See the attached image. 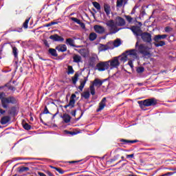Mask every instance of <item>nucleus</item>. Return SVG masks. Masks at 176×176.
<instances>
[{"label":"nucleus","mask_w":176,"mask_h":176,"mask_svg":"<svg viewBox=\"0 0 176 176\" xmlns=\"http://www.w3.org/2000/svg\"><path fill=\"white\" fill-rule=\"evenodd\" d=\"M78 53L82 56V57H87L89 56V50L85 48L79 50Z\"/></svg>","instance_id":"obj_20"},{"label":"nucleus","mask_w":176,"mask_h":176,"mask_svg":"<svg viewBox=\"0 0 176 176\" xmlns=\"http://www.w3.org/2000/svg\"><path fill=\"white\" fill-rule=\"evenodd\" d=\"M135 13V8H133L131 14H134Z\"/></svg>","instance_id":"obj_55"},{"label":"nucleus","mask_w":176,"mask_h":176,"mask_svg":"<svg viewBox=\"0 0 176 176\" xmlns=\"http://www.w3.org/2000/svg\"><path fill=\"white\" fill-rule=\"evenodd\" d=\"M63 119L65 123H69V122H71V116L67 113H65L63 114Z\"/></svg>","instance_id":"obj_27"},{"label":"nucleus","mask_w":176,"mask_h":176,"mask_svg":"<svg viewBox=\"0 0 176 176\" xmlns=\"http://www.w3.org/2000/svg\"><path fill=\"white\" fill-rule=\"evenodd\" d=\"M74 43V39L69 38L66 39V45H72Z\"/></svg>","instance_id":"obj_44"},{"label":"nucleus","mask_w":176,"mask_h":176,"mask_svg":"<svg viewBox=\"0 0 176 176\" xmlns=\"http://www.w3.org/2000/svg\"><path fill=\"white\" fill-rule=\"evenodd\" d=\"M14 102V98L13 97H8V98H3L1 99V105L3 108H8L9 104H13Z\"/></svg>","instance_id":"obj_10"},{"label":"nucleus","mask_w":176,"mask_h":176,"mask_svg":"<svg viewBox=\"0 0 176 176\" xmlns=\"http://www.w3.org/2000/svg\"><path fill=\"white\" fill-rule=\"evenodd\" d=\"M12 54L14 56V57L15 58H19V50L17 49V47L12 45Z\"/></svg>","instance_id":"obj_26"},{"label":"nucleus","mask_w":176,"mask_h":176,"mask_svg":"<svg viewBox=\"0 0 176 176\" xmlns=\"http://www.w3.org/2000/svg\"><path fill=\"white\" fill-rule=\"evenodd\" d=\"M44 27H52V23H47L44 25Z\"/></svg>","instance_id":"obj_53"},{"label":"nucleus","mask_w":176,"mask_h":176,"mask_svg":"<svg viewBox=\"0 0 176 176\" xmlns=\"http://www.w3.org/2000/svg\"><path fill=\"white\" fill-rule=\"evenodd\" d=\"M121 142H124V144H134L135 142H138V140H127L122 139Z\"/></svg>","instance_id":"obj_31"},{"label":"nucleus","mask_w":176,"mask_h":176,"mask_svg":"<svg viewBox=\"0 0 176 176\" xmlns=\"http://www.w3.org/2000/svg\"><path fill=\"white\" fill-rule=\"evenodd\" d=\"M23 126L25 130H31V125L28 123H23Z\"/></svg>","instance_id":"obj_40"},{"label":"nucleus","mask_w":176,"mask_h":176,"mask_svg":"<svg viewBox=\"0 0 176 176\" xmlns=\"http://www.w3.org/2000/svg\"><path fill=\"white\" fill-rule=\"evenodd\" d=\"M5 110L0 109V113H1L2 115H3V113H5Z\"/></svg>","instance_id":"obj_54"},{"label":"nucleus","mask_w":176,"mask_h":176,"mask_svg":"<svg viewBox=\"0 0 176 176\" xmlns=\"http://www.w3.org/2000/svg\"><path fill=\"white\" fill-rule=\"evenodd\" d=\"M72 21H74V23H76L77 24H79L80 25L81 28L85 30L86 28V25L83 22H81L80 20L78 19L76 17H72Z\"/></svg>","instance_id":"obj_17"},{"label":"nucleus","mask_w":176,"mask_h":176,"mask_svg":"<svg viewBox=\"0 0 176 176\" xmlns=\"http://www.w3.org/2000/svg\"><path fill=\"white\" fill-rule=\"evenodd\" d=\"M56 50H58V52H67V45H58L56 47Z\"/></svg>","instance_id":"obj_23"},{"label":"nucleus","mask_w":176,"mask_h":176,"mask_svg":"<svg viewBox=\"0 0 176 176\" xmlns=\"http://www.w3.org/2000/svg\"><path fill=\"white\" fill-rule=\"evenodd\" d=\"M48 175L49 176H54V175H53V173H52L51 172H48Z\"/></svg>","instance_id":"obj_56"},{"label":"nucleus","mask_w":176,"mask_h":176,"mask_svg":"<svg viewBox=\"0 0 176 176\" xmlns=\"http://www.w3.org/2000/svg\"><path fill=\"white\" fill-rule=\"evenodd\" d=\"M138 104H139L142 109H144L145 107H155V105L157 104V100L155 98H151L144 100L138 101Z\"/></svg>","instance_id":"obj_2"},{"label":"nucleus","mask_w":176,"mask_h":176,"mask_svg":"<svg viewBox=\"0 0 176 176\" xmlns=\"http://www.w3.org/2000/svg\"><path fill=\"white\" fill-rule=\"evenodd\" d=\"M50 39L54 42H64V38L59 36L58 34H53L50 36Z\"/></svg>","instance_id":"obj_15"},{"label":"nucleus","mask_w":176,"mask_h":176,"mask_svg":"<svg viewBox=\"0 0 176 176\" xmlns=\"http://www.w3.org/2000/svg\"><path fill=\"white\" fill-rule=\"evenodd\" d=\"M94 31L97 32V34H104L105 32V29L104 27L100 25H96L94 26Z\"/></svg>","instance_id":"obj_16"},{"label":"nucleus","mask_w":176,"mask_h":176,"mask_svg":"<svg viewBox=\"0 0 176 176\" xmlns=\"http://www.w3.org/2000/svg\"><path fill=\"white\" fill-rule=\"evenodd\" d=\"M82 97L85 98V100H88V98H90V92L89 91H85L82 94Z\"/></svg>","instance_id":"obj_36"},{"label":"nucleus","mask_w":176,"mask_h":176,"mask_svg":"<svg viewBox=\"0 0 176 176\" xmlns=\"http://www.w3.org/2000/svg\"><path fill=\"white\" fill-rule=\"evenodd\" d=\"M140 26H132L131 28H126L132 31V32L135 35V36H141L142 34V31L141 30V26L142 23L141 22H138Z\"/></svg>","instance_id":"obj_8"},{"label":"nucleus","mask_w":176,"mask_h":176,"mask_svg":"<svg viewBox=\"0 0 176 176\" xmlns=\"http://www.w3.org/2000/svg\"><path fill=\"white\" fill-rule=\"evenodd\" d=\"M142 41L146 43H151L152 42V34L148 32H142L140 35Z\"/></svg>","instance_id":"obj_11"},{"label":"nucleus","mask_w":176,"mask_h":176,"mask_svg":"<svg viewBox=\"0 0 176 176\" xmlns=\"http://www.w3.org/2000/svg\"><path fill=\"white\" fill-rule=\"evenodd\" d=\"M48 54H50V56H52V57L58 56V54H57V51L56 50V49H53V48H50L48 50Z\"/></svg>","instance_id":"obj_18"},{"label":"nucleus","mask_w":176,"mask_h":176,"mask_svg":"<svg viewBox=\"0 0 176 176\" xmlns=\"http://www.w3.org/2000/svg\"><path fill=\"white\" fill-rule=\"evenodd\" d=\"M93 6L97 9V10H101V6L97 1L92 2Z\"/></svg>","instance_id":"obj_35"},{"label":"nucleus","mask_w":176,"mask_h":176,"mask_svg":"<svg viewBox=\"0 0 176 176\" xmlns=\"http://www.w3.org/2000/svg\"><path fill=\"white\" fill-rule=\"evenodd\" d=\"M144 71H145V68H144V67H139L136 69V72H138V74H142Z\"/></svg>","instance_id":"obj_41"},{"label":"nucleus","mask_w":176,"mask_h":176,"mask_svg":"<svg viewBox=\"0 0 176 176\" xmlns=\"http://www.w3.org/2000/svg\"><path fill=\"white\" fill-rule=\"evenodd\" d=\"M114 21L117 27H124V25H126V20H124V19L122 18L121 16L116 17Z\"/></svg>","instance_id":"obj_12"},{"label":"nucleus","mask_w":176,"mask_h":176,"mask_svg":"<svg viewBox=\"0 0 176 176\" xmlns=\"http://www.w3.org/2000/svg\"><path fill=\"white\" fill-rule=\"evenodd\" d=\"M75 98H76V95H75V94H73L70 97V100H75Z\"/></svg>","instance_id":"obj_51"},{"label":"nucleus","mask_w":176,"mask_h":176,"mask_svg":"<svg viewBox=\"0 0 176 176\" xmlns=\"http://www.w3.org/2000/svg\"><path fill=\"white\" fill-rule=\"evenodd\" d=\"M28 170H30V168L25 167V166H21L19 168V171L20 173H24V171H28Z\"/></svg>","instance_id":"obj_39"},{"label":"nucleus","mask_w":176,"mask_h":176,"mask_svg":"<svg viewBox=\"0 0 176 176\" xmlns=\"http://www.w3.org/2000/svg\"><path fill=\"white\" fill-rule=\"evenodd\" d=\"M86 82H87V78L85 77L84 80L80 81V85L78 87L80 90H83L85 85H86Z\"/></svg>","instance_id":"obj_29"},{"label":"nucleus","mask_w":176,"mask_h":176,"mask_svg":"<svg viewBox=\"0 0 176 176\" xmlns=\"http://www.w3.org/2000/svg\"><path fill=\"white\" fill-rule=\"evenodd\" d=\"M13 43H19L20 45H30V41H23L20 40V41L13 42Z\"/></svg>","instance_id":"obj_38"},{"label":"nucleus","mask_w":176,"mask_h":176,"mask_svg":"<svg viewBox=\"0 0 176 176\" xmlns=\"http://www.w3.org/2000/svg\"><path fill=\"white\" fill-rule=\"evenodd\" d=\"M139 85H140V86H142V84L140 83Z\"/></svg>","instance_id":"obj_61"},{"label":"nucleus","mask_w":176,"mask_h":176,"mask_svg":"<svg viewBox=\"0 0 176 176\" xmlns=\"http://www.w3.org/2000/svg\"><path fill=\"white\" fill-rule=\"evenodd\" d=\"M102 83H104V81L98 78H96L94 80L93 84L89 86V91L91 96H94V94H96V88H94V86L96 87H101V86H102Z\"/></svg>","instance_id":"obj_5"},{"label":"nucleus","mask_w":176,"mask_h":176,"mask_svg":"<svg viewBox=\"0 0 176 176\" xmlns=\"http://www.w3.org/2000/svg\"><path fill=\"white\" fill-rule=\"evenodd\" d=\"M107 105V98H103L102 100L99 103V106L98 109L96 110V112H101L104 108H105Z\"/></svg>","instance_id":"obj_14"},{"label":"nucleus","mask_w":176,"mask_h":176,"mask_svg":"<svg viewBox=\"0 0 176 176\" xmlns=\"http://www.w3.org/2000/svg\"><path fill=\"white\" fill-rule=\"evenodd\" d=\"M67 134H70V135H76V134H78V132H75V131H67Z\"/></svg>","instance_id":"obj_47"},{"label":"nucleus","mask_w":176,"mask_h":176,"mask_svg":"<svg viewBox=\"0 0 176 176\" xmlns=\"http://www.w3.org/2000/svg\"><path fill=\"white\" fill-rule=\"evenodd\" d=\"M104 10L107 14V16H109L111 14V6L107 3L104 4Z\"/></svg>","instance_id":"obj_19"},{"label":"nucleus","mask_w":176,"mask_h":176,"mask_svg":"<svg viewBox=\"0 0 176 176\" xmlns=\"http://www.w3.org/2000/svg\"><path fill=\"white\" fill-rule=\"evenodd\" d=\"M109 68V61L100 62L96 65V69L100 72L105 71Z\"/></svg>","instance_id":"obj_9"},{"label":"nucleus","mask_w":176,"mask_h":176,"mask_svg":"<svg viewBox=\"0 0 176 176\" xmlns=\"http://www.w3.org/2000/svg\"><path fill=\"white\" fill-rule=\"evenodd\" d=\"M73 62L74 63H82V57L78 54H74L73 56Z\"/></svg>","instance_id":"obj_21"},{"label":"nucleus","mask_w":176,"mask_h":176,"mask_svg":"<svg viewBox=\"0 0 176 176\" xmlns=\"http://www.w3.org/2000/svg\"><path fill=\"white\" fill-rule=\"evenodd\" d=\"M133 9H135V10H136L137 9H138V6H135L134 8H133Z\"/></svg>","instance_id":"obj_58"},{"label":"nucleus","mask_w":176,"mask_h":176,"mask_svg":"<svg viewBox=\"0 0 176 176\" xmlns=\"http://www.w3.org/2000/svg\"><path fill=\"white\" fill-rule=\"evenodd\" d=\"M124 17L129 24H133V23H134V21H136L137 20L135 19V18H133L130 15H125Z\"/></svg>","instance_id":"obj_22"},{"label":"nucleus","mask_w":176,"mask_h":176,"mask_svg":"<svg viewBox=\"0 0 176 176\" xmlns=\"http://www.w3.org/2000/svg\"><path fill=\"white\" fill-rule=\"evenodd\" d=\"M5 96H6L5 92H0V100H2V98H5Z\"/></svg>","instance_id":"obj_46"},{"label":"nucleus","mask_w":176,"mask_h":176,"mask_svg":"<svg viewBox=\"0 0 176 176\" xmlns=\"http://www.w3.org/2000/svg\"><path fill=\"white\" fill-rule=\"evenodd\" d=\"M43 113H45L46 115L49 113V109H47V107H45Z\"/></svg>","instance_id":"obj_48"},{"label":"nucleus","mask_w":176,"mask_h":176,"mask_svg":"<svg viewBox=\"0 0 176 176\" xmlns=\"http://www.w3.org/2000/svg\"><path fill=\"white\" fill-rule=\"evenodd\" d=\"M157 47H159V46H163V45H155Z\"/></svg>","instance_id":"obj_59"},{"label":"nucleus","mask_w":176,"mask_h":176,"mask_svg":"<svg viewBox=\"0 0 176 176\" xmlns=\"http://www.w3.org/2000/svg\"><path fill=\"white\" fill-rule=\"evenodd\" d=\"M10 120V117L9 116H4L1 120V124H6Z\"/></svg>","instance_id":"obj_28"},{"label":"nucleus","mask_w":176,"mask_h":176,"mask_svg":"<svg viewBox=\"0 0 176 176\" xmlns=\"http://www.w3.org/2000/svg\"><path fill=\"white\" fill-rule=\"evenodd\" d=\"M51 23V25H56V24H58V21H52V22H50Z\"/></svg>","instance_id":"obj_52"},{"label":"nucleus","mask_w":176,"mask_h":176,"mask_svg":"<svg viewBox=\"0 0 176 176\" xmlns=\"http://www.w3.org/2000/svg\"><path fill=\"white\" fill-rule=\"evenodd\" d=\"M134 157V154L126 155V159H130Z\"/></svg>","instance_id":"obj_49"},{"label":"nucleus","mask_w":176,"mask_h":176,"mask_svg":"<svg viewBox=\"0 0 176 176\" xmlns=\"http://www.w3.org/2000/svg\"><path fill=\"white\" fill-rule=\"evenodd\" d=\"M18 32H23V28H20L19 30H17Z\"/></svg>","instance_id":"obj_57"},{"label":"nucleus","mask_w":176,"mask_h":176,"mask_svg":"<svg viewBox=\"0 0 176 176\" xmlns=\"http://www.w3.org/2000/svg\"><path fill=\"white\" fill-rule=\"evenodd\" d=\"M121 57H122V56H116V57L113 58L111 60H108L110 64L111 69H112L113 68H118V67H119L120 65V62H119V60H120V61H122Z\"/></svg>","instance_id":"obj_6"},{"label":"nucleus","mask_w":176,"mask_h":176,"mask_svg":"<svg viewBox=\"0 0 176 176\" xmlns=\"http://www.w3.org/2000/svg\"><path fill=\"white\" fill-rule=\"evenodd\" d=\"M137 58V50H130L126 51L121 55V62L126 63L128 62V65L131 67V68H133L134 65H133V61Z\"/></svg>","instance_id":"obj_1"},{"label":"nucleus","mask_w":176,"mask_h":176,"mask_svg":"<svg viewBox=\"0 0 176 176\" xmlns=\"http://www.w3.org/2000/svg\"><path fill=\"white\" fill-rule=\"evenodd\" d=\"M97 60H98V56L97 54H93L88 60L89 67H94V65H96V63H97Z\"/></svg>","instance_id":"obj_13"},{"label":"nucleus","mask_w":176,"mask_h":176,"mask_svg":"<svg viewBox=\"0 0 176 176\" xmlns=\"http://www.w3.org/2000/svg\"><path fill=\"white\" fill-rule=\"evenodd\" d=\"M152 45H136L135 49H138V52L143 54V56H146L147 57H151V49Z\"/></svg>","instance_id":"obj_3"},{"label":"nucleus","mask_w":176,"mask_h":176,"mask_svg":"<svg viewBox=\"0 0 176 176\" xmlns=\"http://www.w3.org/2000/svg\"><path fill=\"white\" fill-rule=\"evenodd\" d=\"M79 77V75H78V74H76L72 78V83L73 85H76V82H78V78Z\"/></svg>","instance_id":"obj_34"},{"label":"nucleus","mask_w":176,"mask_h":176,"mask_svg":"<svg viewBox=\"0 0 176 176\" xmlns=\"http://www.w3.org/2000/svg\"><path fill=\"white\" fill-rule=\"evenodd\" d=\"M68 107H69L71 109L74 108V107H75V100L70 99L69 104L65 105L64 108H65V109H67V108H68Z\"/></svg>","instance_id":"obj_25"},{"label":"nucleus","mask_w":176,"mask_h":176,"mask_svg":"<svg viewBox=\"0 0 176 176\" xmlns=\"http://www.w3.org/2000/svg\"><path fill=\"white\" fill-rule=\"evenodd\" d=\"M74 72H75V71H74V68L72 67V66L69 65L67 67V74H68V75H72V74H74Z\"/></svg>","instance_id":"obj_37"},{"label":"nucleus","mask_w":176,"mask_h":176,"mask_svg":"<svg viewBox=\"0 0 176 176\" xmlns=\"http://www.w3.org/2000/svg\"><path fill=\"white\" fill-rule=\"evenodd\" d=\"M107 45H122V40L117 38L114 41H109Z\"/></svg>","instance_id":"obj_24"},{"label":"nucleus","mask_w":176,"mask_h":176,"mask_svg":"<svg viewBox=\"0 0 176 176\" xmlns=\"http://www.w3.org/2000/svg\"><path fill=\"white\" fill-rule=\"evenodd\" d=\"M126 0H117V7L118 8H122L124 5H126Z\"/></svg>","instance_id":"obj_30"},{"label":"nucleus","mask_w":176,"mask_h":176,"mask_svg":"<svg viewBox=\"0 0 176 176\" xmlns=\"http://www.w3.org/2000/svg\"><path fill=\"white\" fill-rule=\"evenodd\" d=\"M166 38H167V34H158L154 36L153 41L155 42V45H166V43L162 41Z\"/></svg>","instance_id":"obj_7"},{"label":"nucleus","mask_w":176,"mask_h":176,"mask_svg":"<svg viewBox=\"0 0 176 176\" xmlns=\"http://www.w3.org/2000/svg\"><path fill=\"white\" fill-rule=\"evenodd\" d=\"M45 45H47V43L45 42Z\"/></svg>","instance_id":"obj_63"},{"label":"nucleus","mask_w":176,"mask_h":176,"mask_svg":"<svg viewBox=\"0 0 176 176\" xmlns=\"http://www.w3.org/2000/svg\"><path fill=\"white\" fill-rule=\"evenodd\" d=\"M51 168H54V170L58 171V173H59V174H64V170H63V169H61L60 168H56V167H54V166H51Z\"/></svg>","instance_id":"obj_42"},{"label":"nucleus","mask_w":176,"mask_h":176,"mask_svg":"<svg viewBox=\"0 0 176 176\" xmlns=\"http://www.w3.org/2000/svg\"><path fill=\"white\" fill-rule=\"evenodd\" d=\"M4 45H8V43H5Z\"/></svg>","instance_id":"obj_64"},{"label":"nucleus","mask_w":176,"mask_h":176,"mask_svg":"<svg viewBox=\"0 0 176 176\" xmlns=\"http://www.w3.org/2000/svg\"><path fill=\"white\" fill-rule=\"evenodd\" d=\"M89 41H96L97 39V34L92 32L89 34Z\"/></svg>","instance_id":"obj_33"},{"label":"nucleus","mask_w":176,"mask_h":176,"mask_svg":"<svg viewBox=\"0 0 176 176\" xmlns=\"http://www.w3.org/2000/svg\"><path fill=\"white\" fill-rule=\"evenodd\" d=\"M106 25L109 30L111 34H116V32H118L120 30H123V28H118V25L113 20L107 21L106 22Z\"/></svg>","instance_id":"obj_4"},{"label":"nucleus","mask_w":176,"mask_h":176,"mask_svg":"<svg viewBox=\"0 0 176 176\" xmlns=\"http://www.w3.org/2000/svg\"><path fill=\"white\" fill-rule=\"evenodd\" d=\"M28 23H30V19H28L25 21V22L23 24V28H28Z\"/></svg>","instance_id":"obj_43"},{"label":"nucleus","mask_w":176,"mask_h":176,"mask_svg":"<svg viewBox=\"0 0 176 176\" xmlns=\"http://www.w3.org/2000/svg\"><path fill=\"white\" fill-rule=\"evenodd\" d=\"M71 115H72V116L76 117V110L72 111Z\"/></svg>","instance_id":"obj_50"},{"label":"nucleus","mask_w":176,"mask_h":176,"mask_svg":"<svg viewBox=\"0 0 176 176\" xmlns=\"http://www.w3.org/2000/svg\"><path fill=\"white\" fill-rule=\"evenodd\" d=\"M165 32H171L173 31V29L170 26H167L164 29Z\"/></svg>","instance_id":"obj_45"},{"label":"nucleus","mask_w":176,"mask_h":176,"mask_svg":"<svg viewBox=\"0 0 176 176\" xmlns=\"http://www.w3.org/2000/svg\"><path fill=\"white\" fill-rule=\"evenodd\" d=\"M108 49H109V47H107L106 45H101L98 47L99 52H105V50H108Z\"/></svg>","instance_id":"obj_32"},{"label":"nucleus","mask_w":176,"mask_h":176,"mask_svg":"<svg viewBox=\"0 0 176 176\" xmlns=\"http://www.w3.org/2000/svg\"><path fill=\"white\" fill-rule=\"evenodd\" d=\"M135 45H138V42H136Z\"/></svg>","instance_id":"obj_62"},{"label":"nucleus","mask_w":176,"mask_h":176,"mask_svg":"<svg viewBox=\"0 0 176 176\" xmlns=\"http://www.w3.org/2000/svg\"><path fill=\"white\" fill-rule=\"evenodd\" d=\"M119 45H114V47H118Z\"/></svg>","instance_id":"obj_60"}]
</instances>
